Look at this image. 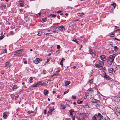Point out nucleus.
<instances>
[{"label": "nucleus", "mask_w": 120, "mask_h": 120, "mask_svg": "<svg viewBox=\"0 0 120 120\" xmlns=\"http://www.w3.org/2000/svg\"><path fill=\"white\" fill-rule=\"evenodd\" d=\"M62 109H65L66 108V107H65L64 105H61Z\"/></svg>", "instance_id": "nucleus-33"}, {"label": "nucleus", "mask_w": 120, "mask_h": 120, "mask_svg": "<svg viewBox=\"0 0 120 120\" xmlns=\"http://www.w3.org/2000/svg\"><path fill=\"white\" fill-rule=\"evenodd\" d=\"M52 93H53V94L55 93H56V91H53L52 92Z\"/></svg>", "instance_id": "nucleus-57"}, {"label": "nucleus", "mask_w": 120, "mask_h": 120, "mask_svg": "<svg viewBox=\"0 0 120 120\" xmlns=\"http://www.w3.org/2000/svg\"><path fill=\"white\" fill-rule=\"evenodd\" d=\"M56 30H54L52 32L53 33H55V32H56Z\"/></svg>", "instance_id": "nucleus-59"}, {"label": "nucleus", "mask_w": 120, "mask_h": 120, "mask_svg": "<svg viewBox=\"0 0 120 120\" xmlns=\"http://www.w3.org/2000/svg\"><path fill=\"white\" fill-rule=\"evenodd\" d=\"M23 51L22 49H20L19 50H16L15 51L16 54H14V55L15 56H21L23 54V53L21 52Z\"/></svg>", "instance_id": "nucleus-4"}, {"label": "nucleus", "mask_w": 120, "mask_h": 120, "mask_svg": "<svg viewBox=\"0 0 120 120\" xmlns=\"http://www.w3.org/2000/svg\"><path fill=\"white\" fill-rule=\"evenodd\" d=\"M41 83V82H38L37 83H36L35 84H33L31 86V87H38L39 84H40Z\"/></svg>", "instance_id": "nucleus-8"}, {"label": "nucleus", "mask_w": 120, "mask_h": 120, "mask_svg": "<svg viewBox=\"0 0 120 120\" xmlns=\"http://www.w3.org/2000/svg\"><path fill=\"white\" fill-rule=\"evenodd\" d=\"M101 59L102 61H105L106 59L105 56L104 55H102L100 56Z\"/></svg>", "instance_id": "nucleus-9"}, {"label": "nucleus", "mask_w": 120, "mask_h": 120, "mask_svg": "<svg viewBox=\"0 0 120 120\" xmlns=\"http://www.w3.org/2000/svg\"><path fill=\"white\" fill-rule=\"evenodd\" d=\"M0 7L2 9H5L6 7V6L3 5V4H1L0 6Z\"/></svg>", "instance_id": "nucleus-19"}, {"label": "nucleus", "mask_w": 120, "mask_h": 120, "mask_svg": "<svg viewBox=\"0 0 120 120\" xmlns=\"http://www.w3.org/2000/svg\"><path fill=\"white\" fill-rule=\"evenodd\" d=\"M29 79H30V80H32L33 79V78L32 77H30V78Z\"/></svg>", "instance_id": "nucleus-47"}, {"label": "nucleus", "mask_w": 120, "mask_h": 120, "mask_svg": "<svg viewBox=\"0 0 120 120\" xmlns=\"http://www.w3.org/2000/svg\"><path fill=\"white\" fill-rule=\"evenodd\" d=\"M93 65L99 70H101L103 68L104 63L100 60L95 59L93 61Z\"/></svg>", "instance_id": "nucleus-1"}, {"label": "nucleus", "mask_w": 120, "mask_h": 120, "mask_svg": "<svg viewBox=\"0 0 120 120\" xmlns=\"http://www.w3.org/2000/svg\"><path fill=\"white\" fill-rule=\"evenodd\" d=\"M114 113L117 116L120 115V110L118 109H116L115 110H114Z\"/></svg>", "instance_id": "nucleus-7"}, {"label": "nucleus", "mask_w": 120, "mask_h": 120, "mask_svg": "<svg viewBox=\"0 0 120 120\" xmlns=\"http://www.w3.org/2000/svg\"><path fill=\"white\" fill-rule=\"evenodd\" d=\"M97 100H95L94 99H93L91 100V102L93 103H96V102Z\"/></svg>", "instance_id": "nucleus-22"}, {"label": "nucleus", "mask_w": 120, "mask_h": 120, "mask_svg": "<svg viewBox=\"0 0 120 120\" xmlns=\"http://www.w3.org/2000/svg\"><path fill=\"white\" fill-rule=\"evenodd\" d=\"M60 70H59L56 71V72H60Z\"/></svg>", "instance_id": "nucleus-55"}, {"label": "nucleus", "mask_w": 120, "mask_h": 120, "mask_svg": "<svg viewBox=\"0 0 120 120\" xmlns=\"http://www.w3.org/2000/svg\"><path fill=\"white\" fill-rule=\"evenodd\" d=\"M76 68V67H75V66H73L72 67V68H73V69H75Z\"/></svg>", "instance_id": "nucleus-58"}, {"label": "nucleus", "mask_w": 120, "mask_h": 120, "mask_svg": "<svg viewBox=\"0 0 120 120\" xmlns=\"http://www.w3.org/2000/svg\"><path fill=\"white\" fill-rule=\"evenodd\" d=\"M51 33H46V34H45V35H48L49 34H51Z\"/></svg>", "instance_id": "nucleus-50"}, {"label": "nucleus", "mask_w": 120, "mask_h": 120, "mask_svg": "<svg viewBox=\"0 0 120 120\" xmlns=\"http://www.w3.org/2000/svg\"><path fill=\"white\" fill-rule=\"evenodd\" d=\"M64 60L65 59H64V58H63L62 59L61 61H64Z\"/></svg>", "instance_id": "nucleus-49"}, {"label": "nucleus", "mask_w": 120, "mask_h": 120, "mask_svg": "<svg viewBox=\"0 0 120 120\" xmlns=\"http://www.w3.org/2000/svg\"><path fill=\"white\" fill-rule=\"evenodd\" d=\"M115 58V56L112 55L109 56L108 58L107 62L109 64H111L114 61V59Z\"/></svg>", "instance_id": "nucleus-3"}, {"label": "nucleus", "mask_w": 120, "mask_h": 120, "mask_svg": "<svg viewBox=\"0 0 120 120\" xmlns=\"http://www.w3.org/2000/svg\"><path fill=\"white\" fill-rule=\"evenodd\" d=\"M70 81H67L65 82V86H67L70 83Z\"/></svg>", "instance_id": "nucleus-20"}, {"label": "nucleus", "mask_w": 120, "mask_h": 120, "mask_svg": "<svg viewBox=\"0 0 120 120\" xmlns=\"http://www.w3.org/2000/svg\"><path fill=\"white\" fill-rule=\"evenodd\" d=\"M42 34V33L41 32V31H39L38 32V33L37 34V35L39 36L41 35Z\"/></svg>", "instance_id": "nucleus-27"}, {"label": "nucleus", "mask_w": 120, "mask_h": 120, "mask_svg": "<svg viewBox=\"0 0 120 120\" xmlns=\"http://www.w3.org/2000/svg\"><path fill=\"white\" fill-rule=\"evenodd\" d=\"M18 87L17 85H14L12 87V90H14L15 89H16Z\"/></svg>", "instance_id": "nucleus-17"}, {"label": "nucleus", "mask_w": 120, "mask_h": 120, "mask_svg": "<svg viewBox=\"0 0 120 120\" xmlns=\"http://www.w3.org/2000/svg\"><path fill=\"white\" fill-rule=\"evenodd\" d=\"M96 101V106L97 107L99 106L100 105V101L98 100H97V101Z\"/></svg>", "instance_id": "nucleus-14"}, {"label": "nucleus", "mask_w": 120, "mask_h": 120, "mask_svg": "<svg viewBox=\"0 0 120 120\" xmlns=\"http://www.w3.org/2000/svg\"><path fill=\"white\" fill-rule=\"evenodd\" d=\"M4 37V35H2L1 36H0V40H1Z\"/></svg>", "instance_id": "nucleus-29"}, {"label": "nucleus", "mask_w": 120, "mask_h": 120, "mask_svg": "<svg viewBox=\"0 0 120 120\" xmlns=\"http://www.w3.org/2000/svg\"><path fill=\"white\" fill-rule=\"evenodd\" d=\"M57 48L58 49H60V46L59 45H58L57 46Z\"/></svg>", "instance_id": "nucleus-39"}, {"label": "nucleus", "mask_w": 120, "mask_h": 120, "mask_svg": "<svg viewBox=\"0 0 120 120\" xmlns=\"http://www.w3.org/2000/svg\"><path fill=\"white\" fill-rule=\"evenodd\" d=\"M104 77L106 80H109L110 78L106 74V73H105V75L104 76Z\"/></svg>", "instance_id": "nucleus-11"}, {"label": "nucleus", "mask_w": 120, "mask_h": 120, "mask_svg": "<svg viewBox=\"0 0 120 120\" xmlns=\"http://www.w3.org/2000/svg\"><path fill=\"white\" fill-rule=\"evenodd\" d=\"M120 30V29H118L117 30H116V31H117L118 30Z\"/></svg>", "instance_id": "nucleus-62"}, {"label": "nucleus", "mask_w": 120, "mask_h": 120, "mask_svg": "<svg viewBox=\"0 0 120 120\" xmlns=\"http://www.w3.org/2000/svg\"><path fill=\"white\" fill-rule=\"evenodd\" d=\"M72 120H75V117L74 116H72Z\"/></svg>", "instance_id": "nucleus-40"}, {"label": "nucleus", "mask_w": 120, "mask_h": 120, "mask_svg": "<svg viewBox=\"0 0 120 120\" xmlns=\"http://www.w3.org/2000/svg\"><path fill=\"white\" fill-rule=\"evenodd\" d=\"M109 72L111 73H113V71H114V69L112 68H110L109 69Z\"/></svg>", "instance_id": "nucleus-12"}, {"label": "nucleus", "mask_w": 120, "mask_h": 120, "mask_svg": "<svg viewBox=\"0 0 120 120\" xmlns=\"http://www.w3.org/2000/svg\"><path fill=\"white\" fill-rule=\"evenodd\" d=\"M52 104L53 105H54L55 104V103L54 102H53L52 103Z\"/></svg>", "instance_id": "nucleus-64"}, {"label": "nucleus", "mask_w": 120, "mask_h": 120, "mask_svg": "<svg viewBox=\"0 0 120 120\" xmlns=\"http://www.w3.org/2000/svg\"><path fill=\"white\" fill-rule=\"evenodd\" d=\"M114 38V39H115L116 40H117V41H120V39H118L117 38Z\"/></svg>", "instance_id": "nucleus-42"}, {"label": "nucleus", "mask_w": 120, "mask_h": 120, "mask_svg": "<svg viewBox=\"0 0 120 120\" xmlns=\"http://www.w3.org/2000/svg\"><path fill=\"white\" fill-rule=\"evenodd\" d=\"M84 14V13H79L78 14V15L80 16H82Z\"/></svg>", "instance_id": "nucleus-23"}, {"label": "nucleus", "mask_w": 120, "mask_h": 120, "mask_svg": "<svg viewBox=\"0 0 120 120\" xmlns=\"http://www.w3.org/2000/svg\"><path fill=\"white\" fill-rule=\"evenodd\" d=\"M62 12L61 11H58L56 12V13H61Z\"/></svg>", "instance_id": "nucleus-44"}, {"label": "nucleus", "mask_w": 120, "mask_h": 120, "mask_svg": "<svg viewBox=\"0 0 120 120\" xmlns=\"http://www.w3.org/2000/svg\"><path fill=\"white\" fill-rule=\"evenodd\" d=\"M7 53V50L6 49H4V50L3 52V53Z\"/></svg>", "instance_id": "nucleus-28"}, {"label": "nucleus", "mask_w": 120, "mask_h": 120, "mask_svg": "<svg viewBox=\"0 0 120 120\" xmlns=\"http://www.w3.org/2000/svg\"><path fill=\"white\" fill-rule=\"evenodd\" d=\"M50 16L52 17H56V15L53 14H51L50 15Z\"/></svg>", "instance_id": "nucleus-32"}, {"label": "nucleus", "mask_w": 120, "mask_h": 120, "mask_svg": "<svg viewBox=\"0 0 120 120\" xmlns=\"http://www.w3.org/2000/svg\"><path fill=\"white\" fill-rule=\"evenodd\" d=\"M57 97L58 98H60V96L59 95H57Z\"/></svg>", "instance_id": "nucleus-48"}, {"label": "nucleus", "mask_w": 120, "mask_h": 120, "mask_svg": "<svg viewBox=\"0 0 120 120\" xmlns=\"http://www.w3.org/2000/svg\"><path fill=\"white\" fill-rule=\"evenodd\" d=\"M70 112H74V110L73 109H71L69 110Z\"/></svg>", "instance_id": "nucleus-36"}, {"label": "nucleus", "mask_w": 120, "mask_h": 120, "mask_svg": "<svg viewBox=\"0 0 120 120\" xmlns=\"http://www.w3.org/2000/svg\"><path fill=\"white\" fill-rule=\"evenodd\" d=\"M33 112L32 111H28V112L29 114H30L31 113H32Z\"/></svg>", "instance_id": "nucleus-41"}, {"label": "nucleus", "mask_w": 120, "mask_h": 120, "mask_svg": "<svg viewBox=\"0 0 120 120\" xmlns=\"http://www.w3.org/2000/svg\"><path fill=\"white\" fill-rule=\"evenodd\" d=\"M25 84V83H24V82H23L22 83V84L23 85H24Z\"/></svg>", "instance_id": "nucleus-60"}, {"label": "nucleus", "mask_w": 120, "mask_h": 120, "mask_svg": "<svg viewBox=\"0 0 120 120\" xmlns=\"http://www.w3.org/2000/svg\"><path fill=\"white\" fill-rule=\"evenodd\" d=\"M55 26V27L56 28H57V27H58L59 26Z\"/></svg>", "instance_id": "nucleus-63"}, {"label": "nucleus", "mask_w": 120, "mask_h": 120, "mask_svg": "<svg viewBox=\"0 0 120 120\" xmlns=\"http://www.w3.org/2000/svg\"><path fill=\"white\" fill-rule=\"evenodd\" d=\"M24 64H26L27 63V61H25L24 62Z\"/></svg>", "instance_id": "nucleus-54"}, {"label": "nucleus", "mask_w": 120, "mask_h": 120, "mask_svg": "<svg viewBox=\"0 0 120 120\" xmlns=\"http://www.w3.org/2000/svg\"><path fill=\"white\" fill-rule=\"evenodd\" d=\"M42 60V59L39 58H36L35 60H34V62L35 64H37L39 63Z\"/></svg>", "instance_id": "nucleus-5"}, {"label": "nucleus", "mask_w": 120, "mask_h": 120, "mask_svg": "<svg viewBox=\"0 0 120 120\" xmlns=\"http://www.w3.org/2000/svg\"><path fill=\"white\" fill-rule=\"evenodd\" d=\"M53 110V108L51 109L50 108H49V110L48 111V112L49 113L51 114L52 113V112Z\"/></svg>", "instance_id": "nucleus-18"}, {"label": "nucleus", "mask_w": 120, "mask_h": 120, "mask_svg": "<svg viewBox=\"0 0 120 120\" xmlns=\"http://www.w3.org/2000/svg\"><path fill=\"white\" fill-rule=\"evenodd\" d=\"M48 91L46 89L44 90V94L46 96L48 94Z\"/></svg>", "instance_id": "nucleus-15"}, {"label": "nucleus", "mask_w": 120, "mask_h": 120, "mask_svg": "<svg viewBox=\"0 0 120 120\" xmlns=\"http://www.w3.org/2000/svg\"><path fill=\"white\" fill-rule=\"evenodd\" d=\"M89 51V52L91 54H93L94 53V52L92 51L91 49H90Z\"/></svg>", "instance_id": "nucleus-25"}, {"label": "nucleus", "mask_w": 120, "mask_h": 120, "mask_svg": "<svg viewBox=\"0 0 120 120\" xmlns=\"http://www.w3.org/2000/svg\"><path fill=\"white\" fill-rule=\"evenodd\" d=\"M58 29L62 32H63L66 30L65 27L63 26H59Z\"/></svg>", "instance_id": "nucleus-6"}, {"label": "nucleus", "mask_w": 120, "mask_h": 120, "mask_svg": "<svg viewBox=\"0 0 120 120\" xmlns=\"http://www.w3.org/2000/svg\"><path fill=\"white\" fill-rule=\"evenodd\" d=\"M7 113L6 112H4L3 114V118L4 119H6L7 118Z\"/></svg>", "instance_id": "nucleus-13"}, {"label": "nucleus", "mask_w": 120, "mask_h": 120, "mask_svg": "<svg viewBox=\"0 0 120 120\" xmlns=\"http://www.w3.org/2000/svg\"><path fill=\"white\" fill-rule=\"evenodd\" d=\"M82 101H81L80 100H78L77 101V103L78 104H80L82 103Z\"/></svg>", "instance_id": "nucleus-31"}, {"label": "nucleus", "mask_w": 120, "mask_h": 120, "mask_svg": "<svg viewBox=\"0 0 120 120\" xmlns=\"http://www.w3.org/2000/svg\"><path fill=\"white\" fill-rule=\"evenodd\" d=\"M60 64L61 65V66L62 67L63 66V61H61L60 63Z\"/></svg>", "instance_id": "nucleus-35"}, {"label": "nucleus", "mask_w": 120, "mask_h": 120, "mask_svg": "<svg viewBox=\"0 0 120 120\" xmlns=\"http://www.w3.org/2000/svg\"><path fill=\"white\" fill-rule=\"evenodd\" d=\"M38 82H41V83L39 85H40L41 86H45L46 85V84L45 83H42L41 81H38Z\"/></svg>", "instance_id": "nucleus-21"}, {"label": "nucleus", "mask_w": 120, "mask_h": 120, "mask_svg": "<svg viewBox=\"0 0 120 120\" xmlns=\"http://www.w3.org/2000/svg\"><path fill=\"white\" fill-rule=\"evenodd\" d=\"M23 11V10L22 9H19V11L20 12H22V11Z\"/></svg>", "instance_id": "nucleus-53"}, {"label": "nucleus", "mask_w": 120, "mask_h": 120, "mask_svg": "<svg viewBox=\"0 0 120 120\" xmlns=\"http://www.w3.org/2000/svg\"><path fill=\"white\" fill-rule=\"evenodd\" d=\"M93 79H91L88 82V83L89 82L90 83V84H91L93 82Z\"/></svg>", "instance_id": "nucleus-24"}, {"label": "nucleus", "mask_w": 120, "mask_h": 120, "mask_svg": "<svg viewBox=\"0 0 120 120\" xmlns=\"http://www.w3.org/2000/svg\"><path fill=\"white\" fill-rule=\"evenodd\" d=\"M114 34H111L110 35V36L111 37H112L114 36Z\"/></svg>", "instance_id": "nucleus-52"}, {"label": "nucleus", "mask_w": 120, "mask_h": 120, "mask_svg": "<svg viewBox=\"0 0 120 120\" xmlns=\"http://www.w3.org/2000/svg\"><path fill=\"white\" fill-rule=\"evenodd\" d=\"M113 6H114V8H115V6H116V4H115V3H114V4H113Z\"/></svg>", "instance_id": "nucleus-51"}, {"label": "nucleus", "mask_w": 120, "mask_h": 120, "mask_svg": "<svg viewBox=\"0 0 120 120\" xmlns=\"http://www.w3.org/2000/svg\"><path fill=\"white\" fill-rule=\"evenodd\" d=\"M29 82L30 83H32L33 82V81H32V80H30V79H29Z\"/></svg>", "instance_id": "nucleus-46"}, {"label": "nucleus", "mask_w": 120, "mask_h": 120, "mask_svg": "<svg viewBox=\"0 0 120 120\" xmlns=\"http://www.w3.org/2000/svg\"><path fill=\"white\" fill-rule=\"evenodd\" d=\"M68 92H69L68 90H67L66 91H64V94L68 93Z\"/></svg>", "instance_id": "nucleus-38"}, {"label": "nucleus", "mask_w": 120, "mask_h": 120, "mask_svg": "<svg viewBox=\"0 0 120 120\" xmlns=\"http://www.w3.org/2000/svg\"><path fill=\"white\" fill-rule=\"evenodd\" d=\"M70 115L71 116H72L73 115V114L71 112H70Z\"/></svg>", "instance_id": "nucleus-56"}, {"label": "nucleus", "mask_w": 120, "mask_h": 120, "mask_svg": "<svg viewBox=\"0 0 120 120\" xmlns=\"http://www.w3.org/2000/svg\"><path fill=\"white\" fill-rule=\"evenodd\" d=\"M103 118V116L99 113L96 114L92 117L93 120H100Z\"/></svg>", "instance_id": "nucleus-2"}, {"label": "nucleus", "mask_w": 120, "mask_h": 120, "mask_svg": "<svg viewBox=\"0 0 120 120\" xmlns=\"http://www.w3.org/2000/svg\"><path fill=\"white\" fill-rule=\"evenodd\" d=\"M72 97L74 99H75L76 98V97L75 96H72Z\"/></svg>", "instance_id": "nucleus-45"}, {"label": "nucleus", "mask_w": 120, "mask_h": 120, "mask_svg": "<svg viewBox=\"0 0 120 120\" xmlns=\"http://www.w3.org/2000/svg\"><path fill=\"white\" fill-rule=\"evenodd\" d=\"M19 5L20 6L22 7L23 5V1L19 0Z\"/></svg>", "instance_id": "nucleus-16"}, {"label": "nucleus", "mask_w": 120, "mask_h": 120, "mask_svg": "<svg viewBox=\"0 0 120 120\" xmlns=\"http://www.w3.org/2000/svg\"><path fill=\"white\" fill-rule=\"evenodd\" d=\"M46 18H44L42 19L41 22H45L46 21Z\"/></svg>", "instance_id": "nucleus-26"}, {"label": "nucleus", "mask_w": 120, "mask_h": 120, "mask_svg": "<svg viewBox=\"0 0 120 120\" xmlns=\"http://www.w3.org/2000/svg\"><path fill=\"white\" fill-rule=\"evenodd\" d=\"M105 120H110V119L108 117H107L105 118Z\"/></svg>", "instance_id": "nucleus-34"}, {"label": "nucleus", "mask_w": 120, "mask_h": 120, "mask_svg": "<svg viewBox=\"0 0 120 120\" xmlns=\"http://www.w3.org/2000/svg\"><path fill=\"white\" fill-rule=\"evenodd\" d=\"M118 48L116 46H115L114 47V50L115 51H116L117 50H118Z\"/></svg>", "instance_id": "nucleus-30"}, {"label": "nucleus", "mask_w": 120, "mask_h": 120, "mask_svg": "<svg viewBox=\"0 0 120 120\" xmlns=\"http://www.w3.org/2000/svg\"><path fill=\"white\" fill-rule=\"evenodd\" d=\"M79 20V19H76V20H75V21H78Z\"/></svg>", "instance_id": "nucleus-61"}, {"label": "nucleus", "mask_w": 120, "mask_h": 120, "mask_svg": "<svg viewBox=\"0 0 120 120\" xmlns=\"http://www.w3.org/2000/svg\"><path fill=\"white\" fill-rule=\"evenodd\" d=\"M10 34H14V32L12 31H11L10 32Z\"/></svg>", "instance_id": "nucleus-43"}, {"label": "nucleus", "mask_w": 120, "mask_h": 120, "mask_svg": "<svg viewBox=\"0 0 120 120\" xmlns=\"http://www.w3.org/2000/svg\"><path fill=\"white\" fill-rule=\"evenodd\" d=\"M5 67L7 68H9L10 67L11 64L9 62H6L5 63Z\"/></svg>", "instance_id": "nucleus-10"}, {"label": "nucleus", "mask_w": 120, "mask_h": 120, "mask_svg": "<svg viewBox=\"0 0 120 120\" xmlns=\"http://www.w3.org/2000/svg\"><path fill=\"white\" fill-rule=\"evenodd\" d=\"M72 41H74L76 42V43H77L78 44V42L75 39H73L72 40Z\"/></svg>", "instance_id": "nucleus-37"}]
</instances>
